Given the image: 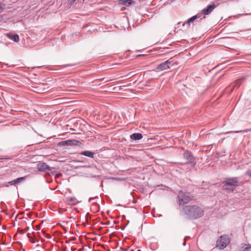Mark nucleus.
<instances>
[{
	"label": "nucleus",
	"instance_id": "1",
	"mask_svg": "<svg viewBox=\"0 0 251 251\" xmlns=\"http://www.w3.org/2000/svg\"><path fill=\"white\" fill-rule=\"evenodd\" d=\"M181 211L189 219H198L203 215L202 208L197 205H186L182 208Z\"/></svg>",
	"mask_w": 251,
	"mask_h": 251
},
{
	"label": "nucleus",
	"instance_id": "2",
	"mask_svg": "<svg viewBox=\"0 0 251 251\" xmlns=\"http://www.w3.org/2000/svg\"><path fill=\"white\" fill-rule=\"evenodd\" d=\"M238 186V179L237 177H232L227 179L223 186L224 190L227 193L233 192Z\"/></svg>",
	"mask_w": 251,
	"mask_h": 251
},
{
	"label": "nucleus",
	"instance_id": "3",
	"mask_svg": "<svg viewBox=\"0 0 251 251\" xmlns=\"http://www.w3.org/2000/svg\"><path fill=\"white\" fill-rule=\"evenodd\" d=\"M192 200L189 193H185L182 191L178 192L177 195V201L179 205H184L189 202Z\"/></svg>",
	"mask_w": 251,
	"mask_h": 251
},
{
	"label": "nucleus",
	"instance_id": "4",
	"mask_svg": "<svg viewBox=\"0 0 251 251\" xmlns=\"http://www.w3.org/2000/svg\"><path fill=\"white\" fill-rule=\"evenodd\" d=\"M229 237L226 235L221 236L217 241V247L220 249H225L229 243Z\"/></svg>",
	"mask_w": 251,
	"mask_h": 251
},
{
	"label": "nucleus",
	"instance_id": "5",
	"mask_svg": "<svg viewBox=\"0 0 251 251\" xmlns=\"http://www.w3.org/2000/svg\"><path fill=\"white\" fill-rule=\"evenodd\" d=\"M173 65L172 62L168 60L160 64H159L156 68L157 71H162L167 70Z\"/></svg>",
	"mask_w": 251,
	"mask_h": 251
},
{
	"label": "nucleus",
	"instance_id": "6",
	"mask_svg": "<svg viewBox=\"0 0 251 251\" xmlns=\"http://www.w3.org/2000/svg\"><path fill=\"white\" fill-rule=\"evenodd\" d=\"M184 158L186 160L185 163L195 165L194 159L192 153L190 151H186L184 153Z\"/></svg>",
	"mask_w": 251,
	"mask_h": 251
},
{
	"label": "nucleus",
	"instance_id": "7",
	"mask_svg": "<svg viewBox=\"0 0 251 251\" xmlns=\"http://www.w3.org/2000/svg\"><path fill=\"white\" fill-rule=\"evenodd\" d=\"M217 5L214 3H211L208 5L202 10V14L204 15L209 14L216 7Z\"/></svg>",
	"mask_w": 251,
	"mask_h": 251
},
{
	"label": "nucleus",
	"instance_id": "8",
	"mask_svg": "<svg viewBox=\"0 0 251 251\" xmlns=\"http://www.w3.org/2000/svg\"><path fill=\"white\" fill-rule=\"evenodd\" d=\"M37 169L40 172L50 171V167L44 162L39 163L37 164Z\"/></svg>",
	"mask_w": 251,
	"mask_h": 251
},
{
	"label": "nucleus",
	"instance_id": "9",
	"mask_svg": "<svg viewBox=\"0 0 251 251\" xmlns=\"http://www.w3.org/2000/svg\"><path fill=\"white\" fill-rule=\"evenodd\" d=\"M6 36L9 39L15 41V42H18L19 41V36L18 34L13 35L11 33H7L6 34Z\"/></svg>",
	"mask_w": 251,
	"mask_h": 251
},
{
	"label": "nucleus",
	"instance_id": "10",
	"mask_svg": "<svg viewBox=\"0 0 251 251\" xmlns=\"http://www.w3.org/2000/svg\"><path fill=\"white\" fill-rule=\"evenodd\" d=\"M80 154L83 155L91 158H94V153L89 151H84L79 153Z\"/></svg>",
	"mask_w": 251,
	"mask_h": 251
},
{
	"label": "nucleus",
	"instance_id": "11",
	"mask_svg": "<svg viewBox=\"0 0 251 251\" xmlns=\"http://www.w3.org/2000/svg\"><path fill=\"white\" fill-rule=\"evenodd\" d=\"M142 138V134L140 133H134L130 135V138L133 140H139Z\"/></svg>",
	"mask_w": 251,
	"mask_h": 251
},
{
	"label": "nucleus",
	"instance_id": "12",
	"mask_svg": "<svg viewBox=\"0 0 251 251\" xmlns=\"http://www.w3.org/2000/svg\"><path fill=\"white\" fill-rule=\"evenodd\" d=\"M134 3V1L132 0H120L119 1V4L129 6Z\"/></svg>",
	"mask_w": 251,
	"mask_h": 251
},
{
	"label": "nucleus",
	"instance_id": "13",
	"mask_svg": "<svg viewBox=\"0 0 251 251\" xmlns=\"http://www.w3.org/2000/svg\"><path fill=\"white\" fill-rule=\"evenodd\" d=\"M67 201L70 204L72 205H75L79 202L77 199L75 197L68 198Z\"/></svg>",
	"mask_w": 251,
	"mask_h": 251
},
{
	"label": "nucleus",
	"instance_id": "14",
	"mask_svg": "<svg viewBox=\"0 0 251 251\" xmlns=\"http://www.w3.org/2000/svg\"><path fill=\"white\" fill-rule=\"evenodd\" d=\"M81 143L76 140H70V146H80Z\"/></svg>",
	"mask_w": 251,
	"mask_h": 251
},
{
	"label": "nucleus",
	"instance_id": "15",
	"mask_svg": "<svg viewBox=\"0 0 251 251\" xmlns=\"http://www.w3.org/2000/svg\"><path fill=\"white\" fill-rule=\"evenodd\" d=\"M201 15H199V14H197L190 18L188 19V22H190V23L193 22L195 20H197V19L200 18Z\"/></svg>",
	"mask_w": 251,
	"mask_h": 251
},
{
	"label": "nucleus",
	"instance_id": "16",
	"mask_svg": "<svg viewBox=\"0 0 251 251\" xmlns=\"http://www.w3.org/2000/svg\"><path fill=\"white\" fill-rule=\"evenodd\" d=\"M242 80V79H239L237 80V81H236L233 84L234 87H239L241 84V82Z\"/></svg>",
	"mask_w": 251,
	"mask_h": 251
},
{
	"label": "nucleus",
	"instance_id": "17",
	"mask_svg": "<svg viewBox=\"0 0 251 251\" xmlns=\"http://www.w3.org/2000/svg\"><path fill=\"white\" fill-rule=\"evenodd\" d=\"M244 251H250L249 249H251V245L250 244H245Z\"/></svg>",
	"mask_w": 251,
	"mask_h": 251
},
{
	"label": "nucleus",
	"instance_id": "18",
	"mask_svg": "<svg viewBox=\"0 0 251 251\" xmlns=\"http://www.w3.org/2000/svg\"><path fill=\"white\" fill-rule=\"evenodd\" d=\"M25 177H19L18 178H16V181L17 184L22 182L23 180H24L25 179Z\"/></svg>",
	"mask_w": 251,
	"mask_h": 251
},
{
	"label": "nucleus",
	"instance_id": "19",
	"mask_svg": "<svg viewBox=\"0 0 251 251\" xmlns=\"http://www.w3.org/2000/svg\"><path fill=\"white\" fill-rule=\"evenodd\" d=\"M5 7V5L2 4L0 2V13L2 12L3 11V10L4 9Z\"/></svg>",
	"mask_w": 251,
	"mask_h": 251
},
{
	"label": "nucleus",
	"instance_id": "20",
	"mask_svg": "<svg viewBox=\"0 0 251 251\" xmlns=\"http://www.w3.org/2000/svg\"><path fill=\"white\" fill-rule=\"evenodd\" d=\"M65 143H66L65 141H61V142H60L58 143V146H66V144Z\"/></svg>",
	"mask_w": 251,
	"mask_h": 251
},
{
	"label": "nucleus",
	"instance_id": "21",
	"mask_svg": "<svg viewBox=\"0 0 251 251\" xmlns=\"http://www.w3.org/2000/svg\"><path fill=\"white\" fill-rule=\"evenodd\" d=\"M190 23H190V22H188V20H187L186 21H185V22H184V23H183V24H182V26H185V25H188V26H189V25H190Z\"/></svg>",
	"mask_w": 251,
	"mask_h": 251
},
{
	"label": "nucleus",
	"instance_id": "22",
	"mask_svg": "<svg viewBox=\"0 0 251 251\" xmlns=\"http://www.w3.org/2000/svg\"><path fill=\"white\" fill-rule=\"evenodd\" d=\"M9 183L10 184V185H15L17 184L16 183V179H14V180H13L12 181H10L9 182Z\"/></svg>",
	"mask_w": 251,
	"mask_h": 251
},
{
	"label": "nucleus",
	"instance_id": "23",
	"mask_svg": "<svg viewBox=\"0 0 251 251\" xmlns=\"http://www.w3.org/2000/svg\"><path fill=\"white\" fill-rule=\"evenodd\" d=\"M68 2L70 5H72L75 1V0H68Z\"/></svg>",
	"mask_w": 251,
	"mask_h": 251
},
{
	"label": "nucleus",
	"instance_id": "24",
	"mask_svg": "<svg viewBox=\"0 0 251 251\" xmlns=\"http://www.w3.org/2000/svg\"><path fill=\"white\" fill-rule=\"evenodd\" d=\"M66 146H70V140H68L65 141Z\"/></svg>",
	"mask_w": 251,
	"mask_h": 251
},
{
	"label": "nucleus",
	"instance_id": "25",
	"mask_svg": "<svg viewBox=\"0 0 251 251\" xmlns=\"http://www.w3.org/2000/svg\"><path fill=\"white\" fill-rule=\"evenodd\" d=\"M246 174L249 176L251 177V171H248L246 173Z\"/></svg>",
	"mask_w": 251,
	"mask_h": 251
},
{
	"label": "nucleus",
	"instance_id": "26",
	"mask_svg": "<svg viewBox=\"0 0 251 251\" xmlns=\"http://www.w3.org/2000/svg\"><path fill=\"white\" fill-rule=\"evenodd\" d=\"M29 241L32 243H35V241L34 239L33 238H32V237L30 239H29Z\"/></svg>",
	"mask_w": 251,
	"mask_h": 251
},
{
	"label": "nucleus",
	"instance_id": "27",
	"mask_svg": "<svg viewBox=\"0 0 251 251\" xmlns=\"http://www.w3.org/2000/svg\"><path fill=\"white\" fill-rule=\"evenodd\" d=\"M242 130L241 131H228V132H226V133H231V132H236V133H237V132H241Z\"/></svg>",
	"mask_w": 251,
	"mask_h": 251
},
{
	"label": "nucleus",
	"instance_id": "28",
	"mask_svg": "<svg viewBox=\"0 0 251 251\" xmlns=\"http://www.w3.org/2000/svg\"><path fill=\"white\" fill-rule=\"evenodd\" d=\"M27 236L28 237V238L29 239H30V238H31V236H30V235H29V233H28V234H27Z\"/></svg>",
	"mask_w": 251,
	"mask_h": 251
},
{
	"label": "nucleus",
	"instance_id": "29",
	"mask_svg": "<svg viewBox=\"0 0 251 251\" xmlns=\"http://www.w3.org/2000/svg\"><path fill=\"white\" fill-rule=\"evenodd\" d=\"M94 198H90L89 199V202H91V200H93Z\"/></svg>",
	"mask_w": 251,
	"mask_h": 251
},
{
	"label": "nucleus",
	"instance_id": "30",
	"mask_svg": "<svg viewBox=\"0 0 251 251\" xmlns=\"http://www.w3.org/2000/svg\"><path fill=\"white\" fill-rule=\"evenodd\" d=\"M183 246H185V241H184V242H183Z\"/></svg>",
	"mask_w": 251,
	"mask_h": 251
},
{
	"label": "nucleus",
	"instance_id": "31",
	"mask_svg": "<svg viewBox=\"0 0 251 251\" xmlns=\"http://www.w3.org/2000/svg\"><path fill=\"white\" fill-rule=\"evenodd\" d=\"M20 233L22 234L23 233V232L22 231H20Z\"/></svg>",
	"mask_w": 251,
	"mask_h": 251
},
{
	"label": "nucleus",
	"instance_id": "32",
	"mask_svg": "<svg viewBox=\"0 0 251 251\" xmlns=\"http://www.w3.org/2000/svg\"><path fill=\"white\" fill-rule=\"evenodd\" d=\"M187 238H188V237H185V240H186Z\"/></svg>",
	"mask_w": 251,
	"mask_h": 251
},
{
	"label": "nucleus",
	"instance_id": "33",
	"mask_svg": "<svg viewBox=\"0 0 251 251\" xmlns=\"http://www.w3.org/2000/svg\"><path fill=\"white\" fill-rule=\"evenodd\" d=\"M2 159V158H0V159Z\"/></svg>",
	"mask_w": 251,
	"mask_h": 251
}]
</instances>
